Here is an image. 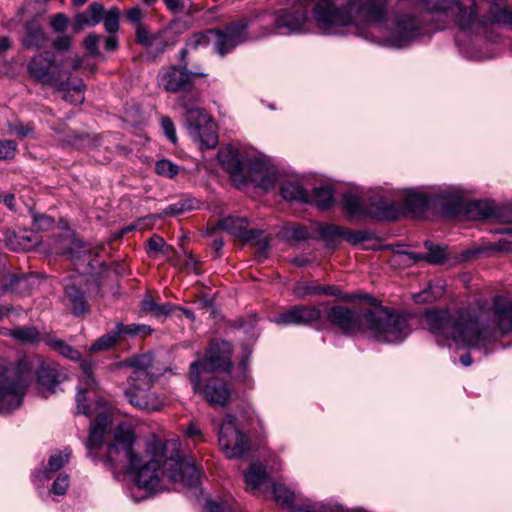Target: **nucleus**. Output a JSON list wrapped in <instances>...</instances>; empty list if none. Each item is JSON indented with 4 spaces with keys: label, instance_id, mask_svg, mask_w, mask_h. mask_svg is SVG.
<instances>
[{
    "label": "nucleus",
    "instance_id": "obj_1",
    "mask_svg": "<svg viewBox=\"0 0 512 512\" xmlns=\"http://www.w3.org/2000/svg\"><path fill=\"white\" fill-rule=\"evenodd\" d=\"M407 11L385 25L386 0H313L312 15L320 29L354 24L372 33L386 31L385 45L403 48L419 37L443 27L434 26L435 15L451 18L470 37L496 41L499 29H512V7L507 0H401Z\"/></svg>",
    "mask_w": 512,
    "mask_h": 512
},
{
    "label": "nucleus",
    "instance_id": "obj_2",
    "mask_svg": "<svg viewBox=\"0 0 512 512\" xmlns=\"http://www.w3.org/2000/svg\"><path fill=\"white\" fill-rule=\"evenodd\" d=\"M371 303L369 307L351 309L334 305L327 312V320L346 336L369 333L379 342L397 343L409 334L408 319L377 303L371 295L357 296Z\"/></svg>",
    "mask_w": 512,
    "mask_h": 512
},
{
    "label": "nucleus",
    "instance_id": "obj_3",
    "mask_svg": "<svg viewBox=\"0 0 512 512\" xmlns=\"http://www.w3.org/2000/svg\"><path fill=\"white\" fill-rule=\"evenodd\" d=\"M180 443L167 440L153 446L151 458L129 471L136 474V482L147 491H162L161 479L167 477L171 482H180L195 487L200 480V471L194 460H185L179 453Z\"/></svg>",
    "mask_w": 512,
    "mask_h": 512
},
{
    "label": "nucleus",
    "instance_id": "obj_4",
    "mask_svg": "<svg viewBox=\"0 0 512 512\" xmlns=\"http://www.w3.org/2000/svg\"><path fill=\"white\" fill-rule=\"evenodd\" d=\"M426 319L433 334L456 343L475 347L486 339L478 319L469 312L452 314L448 310L432 311L426 314Z\"/></svg>",
    "mask_w": 512,
    "mask_h": 512
},
{
    "label": "nucleus",
    "instance_id": "obj_5",
    "mask_svg": "<svg viewBox=\"0 0 512 512\" xmlns=\"http://www.w3.org/2000/svg\"><path fill=\"white\" fill-rule=\"evenodd\" d=\"M189 51L186 48L180 49L177 56V64L167 65L160 68L156 80L160 89L167 93H191L195 87L197 78L207 76L199 64L192 65L188 60Z\"/></svg>",
    "mask_w": 512,
    "mask_h": 512
},
{
    "label": "nucleus",
    "instance_id": "obj_6",
    "mask_svg": "<svg viewBox=\"0 0 512 512\" xmlns=\"http://www.w3.org/2000/svg\"><path fill=\"white\" fill-rule=\"evenodd\" d=\"M185 109L184 122L189 136L199 143L201 149H213L218 144L217 127L205 110L189 106L185 99H180Z\"/></svg>",
    "mask_w": 512,
    "mask_h": 512
},
{
    "label": "nucleus",
    "instance_id": "obj_7",
    "mask_svg": "<svg viewBox=\"0 0 512 512\" xmlns=\"http://www.w3.org/2000/svg\"><path fill=\"white\" fill-rule=\"evenodd\" d=\"M29 385L26 364L19 363L14 371L0 373V414H8L22 405Z\"/></svg>",
    "mask_w": 512,
    "mask_h": 512
},
{
    "label": "nucleus",
    "instance_id": "obj_8",
    "mask_svg": "<svg viewBox=\"0 0 512 512\" xmlns=\"http://www.w3.org/2000/svg\"><path fill=\"white\" fill-rule=\"evenodd\" d=\"M189 380L193 392L201 395L209 405L213 407H225L231 402L232 390L224 379L210 377L206 381H202L199 361L191 363Z\"/></svg>",
    "mask_w": 512,
    "mask_h": 512
},
{
    "label": "nucleus",
    "instance_id": "obj_9",
    "mask_svg": "<svg viewBox=\"0 0 512 512\" xmlns=\"http://www.w3.org/2000/svg\"><path fill=\"white\" fill-rule=\"evenodd\" d=\"M134 441L133 431L124 425H119L114 433V443L107 448L104 458L105 466L115 469L124 461L127 462L128 468L139 466L141 457L133 449Z\"/></svg>",
    "mask_w": 512,
    "mask_h": 512
},
{
    "label": "nucleus",
    "instance_id": "obj_10",
    "mask_svg": "<svg viewBox=\"0 0 512 512\" xmlns=\"http://www.w3.org/2000/svg\"><path fill=\"white\" fill-rule=\"evenodd\" d=\"M28 72L37 82L49 85L58 90H66L69 81L65 76L69 74L64 71L62 65L55 62L54 55L51 52H45L36 55L28 63Z\"/></svg>",
    "mask_w": 512,
    "mask_h": 512
},
{
    "label": "nucleus",
    "instance_id": "obj_11",
    "mask_svg": "<svg viewBox=\"0 0 512 512\" xmlns=\"http://www.w3.org/2000/svg\"><path fill=\"white\" fill-rule=\"evenodd\" d=\"M155 383V378H127V387L124 389V395L128 402L135 408L144 411H158L162 407V402L155 392L151 389Z\"/></svg>",
    "mask_w": 512,
    "mask_h": 512
},
{
    "label": "nucleus",
    "instance_id": "obj_12",
    "mask_svg": "<svg viewBox=\"0 0 512 512\" xmlns=\"http://www.w3.org/2000/svg\"><path fill=\"white\" fill-rule=\"evenodd\" d=\"M218 434L219 445L227 458H239L249 451L250 442L240 431L234 415L224 417Z\"/></svg>",
    "mask_w": 512,
    "mask_h": 512
},
{
    "label": "nucleus",
    "instance_id": "obj_13",
    "mask_svg": "<svg viewBox=\"0 0 512 512\" xmlns=\"http://www.w3.org/2000/svg\"><path fill=\"white\" fill-rule=\"evenodd\" d=\"M249 20L241 18L228 23L223 29H212L214 48L220 56L230 53L236 46L247 41Z\"/></svg>",
    "mask_w": 512,
    "mask_h": 512
},
{
    "label": "nucleus",
    "instance_id": "obj_14",
    "mask_svg": "<svg viewBox=\"0 0 512 512\" xmlns=\"http://www.w3.org/2000/svg\"><path fill=\"white\" fill-rule=\"evenodd\" d=\"M308 7L306 2L299 1L292 7L284 9L275 18L274 27L267 34L277 31L279 34L289 35L307 32Z\"/></svg>",
    "mask_w": 512,
    "mask_h": 512
},
{
    "label": "nucleus",
    "instance_id": "obj_15",
    "mask_svg": "<svg viewBox=\"0 0 512 512\" xmlns=\"http://www.w3.org/2000/svg\"><path fill=\"white\" fill-rule=\"evenodd\" d=\"M232 346L227 341L211 342L200 362L203 371L212 373L215 371L230 372L233 364L231 361Z\"/></svg>",
    "mask_w": 512,
    "mask_h": 512
},
{
    "label": "nucleus",
    "instance_id": "obj_16",
    "mask_svg": "<svg viewBox=\"0 0 512 512\" xmlns=\"http://www.w3.org/2000/svg\"><path fill=\"white\" fill-rule=\"evenodd\" d=\"M244 175L245 183L243 186L250 183L265 191L272 189L279 177L275 168L258 158L248 161L244 169Z\"/></svg>",
    "mask_w": 512,
    "mask_h": 512
},
{
    "label": "nucleus",
    "instance_id": "obj_17",
    "mask_svg": "<svg viewBox=\"0 0 512 512\" xmlns=\"http://www.w3.org/2000/svg\"><path fill=\"white\" fill-rule=\"evenodd\" d=\"M95 363L91 359H83L80 362L82 374L79 378V388L76 395L77 412L91 417L94 410L86 404V393L98 389V383L93 375Z\"/></svg>",
    "mask_w": 512,
    "mask_h": 512
},
{
    "label": "nucleus",
    "instance_id": "obj_18",
    "mask_svg": "<svg viewBox=\"0 0 512 512\" xmlns=\"http://www.w3.org/2000/svg\"><path fill=\"white\" fill-rule=\"evenodd\" d=\"M322 318L321 310L311 305H295L275 318L278 325L310 326Z\"/></svg>",
    "mask_w": 512,
    "mask_h": 512
},
{
    "label": "nucleus",
    "instance_id": "obj_19",
    "mask_svg": "<svg viewBox=\"0 0 512 512\" xmlns=\"http://www.w3.org/2000/svg\"><path fill=\"white\" fill-rule=\"evenodd\" d=\"M222 168L230 175L232 181L241 187L245 183L244 169L246 164L241 159V154L233 147H227L218 154Z\"/></svg>",
    "mask_w": 512,
    "mask_h": 512
},
{
    "label": "nucleus",
    "instance_id": "obj_20",
    "mask_svg": "<svg viewBox=\"0 0 512 512\" xmlns=\"http://www.w3.org/2000/svg\"><path fill=\"white\" fill-rule=\"evenodd\" d=\"M39 389L53 392L55 387L67 379L65 370L57 363L43 362L36 371Z\"/></svg>",
    "mask_w": 512,
    "mask_h": 512
},
{
    "label": "nucleus",
    "instance_id": "obj_21",
    "mask_svg": "<svg viewBox=\"0 0 512 512\" xmlns=\"http://www.w3.org/2000/svg\"><path fill=\"white\" fill-rule=\"evenodd\" d=\"M216 227L244 241L254 240L259 235L257 230L248 229V220L245 217L228 216L220 220Z\"/></svg>",
    "mask_w": 512,
    "mask_h": 512
},
{
    "label": "nucleus",
    "instance_id": "obj_22",
    "mask_svg": "<svg viewBox=\"0 0 512 512\" xmlns=\"http://www.w3.org/2000/svg\"><path fill=\"white\" fill-rule=\"evenodd\" d=\"M295 293L297 297L301 299H304L308 296L326 295L333 296L348 302L358 298L357 295H343L339 287L335 285L304 284L298 286L295 289Z\"/></svg>",
    "mask_w": 512,
    "mask_h": 512
},
{
    "label": "nucleus",
    "instance_id": "obj_23",
    "mask_svg": "<svg viewBox=\"0 0 512 512\" xmlns=\"http://www.w3.org/2000/svg\"><path fill=\"white\" fill-rule=\"evenodd\" d=\"M493 320L502 334L512 332V302L497 296L493 301Z\"/></svg>",
    "mask_w": 512,
    "mask_h": 512
},
{
    "label": "nucleus",
    "instance_id": "obj_24",
    "mask_svg": "<svg viewBox=\"0 0 512 512\" xmlns=\"http://www.w3.org/2000/svg\"><path fill=\"white\" fill-rule=\"evenodd\" d=\"M110 422V414L107 411H101L96 414L94 421L90 426V433L87 440L88 455L93 457L92 451L102 444L104 433Z\"/></svg>",
    "mask_w": 512,
    "mask_h": 512
},
{
    "label": "nucleus",
    "instance_id": "obj_25",
    "mask_svg": "<svg viewBox=\"0 0 512 512\" xmlns=\"http://www.w3.org/2000/svg\"><path fill=\"white\" fill-rule=\"evenodd\" d=\"M441 205L442 213L445 216L452 217L461 214L465 215L466 202L457 192L443 191L436 195Z\"/></svg>",
    "mask_w": 512,
    "mask_h": 512
},
{
    "label": "nucleus",
    "instance_id": "obj_26",
    "mask_svg": "<svg viewBox=\"0 0 512 512\" xmlns=\"http://www.w3.org/2000/svg\"><path fill=\"white\" fill-rule=\"evenodd\" d=\"M65 296L68 301L67 305L70 306L75 316L85 315L90 311L85 292L75 284H69L65 287Z\"/></svg>",
    "mask_w": 512,
    "mask_h": 512
},
{
    "label": "nucleus",
    "instance_id": "obj_27",
    "mask_svg": "<svg viewBox=\"0 0 512 512\" xmlns=\"http://www.w3.org/2000/svg\"><path fill=\"white\" fill-rule=\"evenodd\" d=\"M25 30L26 33L22 40V44L25 48L39 49L44 46L47 41V36L36 20L27 22Z\"/></svg>",
    "mask_w": 512,
    "mask_h": 512
},
{
    "label": "nucleus",
    "instance_id": "obj_28",
    "mask_svg": "<svg viewBox=\"0 0 512 512\" xmlns=\"http://www.w3.org/2000/svg\"><path fill=\"white\" fill-rule=\"evenodd\" d=\"M30 276L26 274H7L0 284V296L5 292L24 293L29 290Z\"/></svg>",
    "mask_w": 512,
    "mask_h": 512
},
{
    "label": "nucleus",
    "instance_id": "obj_29",
    "mask_svg": "<svg viewBox=\"0 0 512 512\" xmlns=\"http://www.w3.org/2000/svg\"><path fill=\"white\" fill-rule=\"evenodd\" d=\"M343 208L349 217H366L370 216L368 204L353 193H345L343 196Z\"/></svg>",
    "mask_w": 512,
    "mask_h": 512
},
{
    "label": "nucleus",
    "instance_id": "obj_30",
    "mask_svg": "<svg viewBox=\"0 0 512 512\" xmlns=\"http://www.w3.org/2000/svg\"><path fill=\"white\" fill-rule=\"evenodd\" d=\"M309 197V203L315 204L320 210H329L335 204L334 190L329 185L315 187Z\"/></svg>",
    "mask_w": 512,
    "mask_h": 512
},
{
    "label": "nucleus",
    "instance_id": "obj_31",
    "mask_svg": "<svg viewBox=\"0 0 512 512\" xmlns=\"http://www.w3.org/2000/svg\"><path fill=\"white\" fill-rule=\"evenodd\" d=\"M494 214L492 203L486 200L466 202L465 216L470 220L487 219Z\"/></svg>",
    "mask_w": 512,
    "mask_h": 512
},
{
    "label": "nucleus",
    "instance_id": "obj_32",
    "mask_svg": "<svg viewBox=\"0 0 512 512\" xmlns=\"http://www.w3.org/2000/svg\"><path fill=\"white\" fill-rule=\"evenodd\" d=\"M173 45L174 42L168 39L167 32L165 30H159L157 33H154L151 40L146 44L145 49L147 50L148 56L156 59Z\"/></svg>",
    "mask_w": 512,
    "mask_h": 512
},
{
    "label": "nucleus",
    "instance_id": "obj_33",
    "mask_svg": "<svg viewBox=\"0 0 512 512\" xmlns=\"http://www.w3.org/2000/svg\"><path fill=\"white\" fill-rule=\"evenodd\" d=\"M153 364V357L151 354H141L134 356L130 362L129 366L134 370L128 376V378H155L153 373L149 371Z\"/></svg>",
    "mask_w": 512,
    "mask_h": 512
},
{
    "label": "nucleus",
    "instance_id": "obj_34",
    "mask_svg": "<svg viewBox=\"0 0 512 512\" xmlns=\"http://www.w3.org/2000/svg\"><path fill=\"white\" fill-rule=\"evenodd\" d=\"M267 480L268 474L265 467L258 463L251 464L245 474L246 486L254 494L262 484L267 482Z\"/></svg>",
    "mask_w": 512,
    "mask_h": 512
},
{
    "label": "nucleus",
    "instance_id": "obj_35",
    "mask_svg": "<svg viewBox=\"0 0 512 512\" xmlns=\"http://www.w3.org/2000/svg\"><path fill=\"white\" fill-rule=\"evenodd\" d=\"M404 209L415 216L423 215L429 206V199L421 193H408L403 202Z\"/></svg>",
    "mask_w": 512,
    "mask_h": 512
},
{
    "label": "nucleus",
    "instance_id": "obj_36",
    "mask_svg": "<svg viewBox=\"0 0 512 512\" xmlns=\"http://www.w3.org/2000/svg\"><path fill=\"white\" fill-rule=\"evenodd\" d=\"M281 196L287 201L309 203V193L297 182H287L281 186Z\"/></svg>",
    "mask_w": 512,
    "mask_h": 512
},
{
    "label": "nucleus",
    "instance_id": "obj_37",
    "mask_svg": "<svg viewBox=\"0 0 512 512\" xmlns=\"http://www.w3.org/2000/svg\"><path fill=\"white\" fill-rule=\"evenodd\" d=\"M371 213L370 216H377L386 219H395L396 211L392 204L384 197L373 198L368 205Z\"/></svg>",
    "mask_w": 512,
    "mask_h": 512
},
{
    "label": "nucleus",
    "instance_id": "obj_38",
    "mask_svg": "<svg viewBox=\"0 0 512 512\" xmlns=\"http://www.w3.org/2000/svg\"><path fill=\"white\" fill-rule=\"evenodd\" d=\"M173 306L170 303H157L152 296L146 295L141 301V310L153 317H165L171 313Z\"/></svg>",
    "mask_w": 512,
    "mask_h": 512
},
{
    "label": "nucleus",
    "instance_id": "obj_39",
    "mask_svg": "<svg viewBox=\"0 0 512 512\" xmlns=\"http://www.w3.org/2000/svg\"><path fill=\"white\" fill-rule=\"evenodd\" d=\"M122 337L123 335L117 322L113 330L107 332L92 344L90 350L93 352L108 350L115 346Z\"/></svg>",
    "mask_w": 512,
    "mask_h": 512
},
{
    "label": "nucleus",
    "instance_id": "obj_40",
    "mask_svg": "<svg viewBox=\"0 0 512 512\" xmlns=\"http://www.w3.org/2000/svg\"><path fill=\"white\" fill-rule=\"evenodd\" d=\"M9 335L24 345L34 344L40 341L39 331L32 326L17 327L11 330Z\"/></svg>",
    "mask_w": 512,
    "mask_h": 512
},
{
    "label": "nucleus",
    "instance_id": "obj_41",
    "mask_svg": "<svg viewBox=\"0 0 512 512\" xmlns=\"http://www.w3.org/2000/svg\"><path fill=\"white\" fill-rule=\"evenodd\" d=\"M424 246L428 250V252L426 253V262L434 265H440L444 264L448 260L446 246L434 244L429 240L424 242Z\"/></svg>",
    "mask_w": 512,
    "mask_h": 512
},
{
    "label": "nucleus",
    "instance_id": "obj_42",
    "mask_svg": "<svg viewBox=\"0 0 512 512\" xmlns=\"http://www.w3.org/2000/svg\"><path fill=\"white\" fill-rule=\"evenodd\" d=\"M197 203L194 199H180L179 201L170 204L159 215L160 218L167 216H179L195 208Z\"/></svg>",
    "mask_w": 512,
    "mask_h": 512
},
{
    "label": "nucleus",
    "instance_id": "obj_43",
    "mask_svg": "<svg viewBox=\"0 0 512 512\" xmlns=\"http://www.w3.org/2000/svg\"><path fill=\"white\" fill-rule=\"evenodd\" d=\"M70 455L71 450L69 449H65L62 452L51 455L45 468V477L48 478V473L61 469L68 462Z\"/></svg>",
    "mask_w": 512,
    "mask_h": 512
},
{
    "label": "nucleus",
    "instance_id": "obj_44",
    "mask_svg": "<svg viewBox=\"0 0 512 512\" xmlns=\"http://www.w3.org/2000/svg\"><path fill=\"white\" fill-rule=\"evenodd\" d=\"M211 31L212 29H208L204 32L194 33L189 39H187L184 48L188 51L189 49L196 50L201 46L209 45L211 39L214 38V33Z\"/></svg>",
    "mask_w": 512,
    "mask_h": 512
},
{
    "label": "nucleus",
    "instance_id": "obj_45",
    "mask_svg": "<svg viewBox=\"0 0 512 512\" xmlns=\"http://www.w3.org/2000/svg\"><path fill=\"white\" fill-rule=\"evenodd\" d=\"M49 347L71 360H80V352L62 340L54 339L47 342Z\"/></svg>",
    "mask_w": 512,
    "mask_h": 512
},
{
    "label": "nucleus",
    "instance_id": "obj_46",
    "mask_svg": "<svg viewBox=\"0 0 512 512\" xmlns=\"http://www.w3.org/2000/svg\"><path fill=\"white\" fill-rule=\"evenodd\" d=\"M443 292V286L440 282L436 284L430 283L428 288L423 290L422 292L416 294L414 296L415 302L423 303V302H432L436 298L440 297Z\"/></svg>",
    "mask_w": 512,
    "mask_h": 512
},
{
    "label": "nucleus",
    "instance_id": "obj_47",
    "mask_svg": "<svg viewBox=\"0 0 512 512\" xmlns=\"http://www.w3.org/2000/svg\"><path fill=\"white\" fill-rule=\"evenodd\" d=\"M118 323H119V328L121 329L123 336H125V335L130 336V337H134L137 335L145 336V335L151 334L153 332V329L146 324L132 323L129 325H125L121 322H118Z\"/></svg>",
    "mask_w": 512,
    "mask_h": 512
},
{
    "label": "nucleus",
    "instance_id": "obj_48",
    "mask_svg": "<svg viewBox=\"0 0 512 512\" xmlns=\"http://www.w3.org/2000/svg\"><path fill=\"white\" fill-rule=\"evenodd\" d=\"M119 16H120V11L118 8H111L109 9L104 17H103V21H104V27H105V30L110 33V34H115L118 29H119Z\"/></svg>",
    "mask_w": 512,
    "mask_h": 512
},
{
    "label": "nucleus",
    "instance_id": "obj_49",
    "mask_svg": "<svg viewBox=\"0 0 512 512\" xmlns=\"http://www.w3.org/2000/svg\"><path fill=\"white\" fill-rule=\"evenodd\" d=\"M320 236L329 244L338 237H343L344 229L334 224H326L318 230Z\"/></svg>",
    "mask_w": 512,
    "mask_h": 512
},
{
    "label": "nucleus",
    "instance_id": "obj_50",
    "mask_svg": "<svg viewBox=\"0 0 512 512\" xmlns=\"http://www.w3.org/2000/svg\"><path fill=\"white\" fill-rule=\"evenodd\" d=\"M273 497L275 501L281 505H290L293 501V492L281 484L272 485Z\"/></svg>",
    "mask_w": 512,
    "mask_h": 512
},
{
    "label": "nucleus",
    "instance_id": "obj_51",
    "mask_svg": "<svg viewBox=\"0 0 512 512\" xmlns=\"http://www.w3.org/2000/svg\"><path fill=\"white\" fill-rule=\"evenodd\" d=\"M343 238L347 240L352 245H357L359 243L371 240L373 238V233L369 230H355L349 231L344 229Z\"/></svg>",
    "mask_w": 512,
    "mask_h": 512
},
{
    "label": "nucleus",
    "instance_id": "obj_52",
    "mask_svg": "<svg viewBox=\"0 0 512 512\" xmlns=\"http://www.w3.org/2000/svg\"><path fill=\"white\" fill-rule=\"evenodd\" d=\"M155 171L158 175L172 178L179 172V166L167 159H161L155 164Z\"/></svg>",
    "mask_w": 512,
    "mask_h": 512
},
{
    "label": "nucleus",
    "instance_id": "obj_53",
    "mask_svg": "<svg viewBox=\"0 0 512 512\" xmlns=\"http://www.w3.org/2000/svg\"><path fill=\"white\" fill-rule=\"evenodd\" d=\"M83 83L81 80L78 81V84L73 85L72 87L69 85L68 89L62 90L65 92L63 98L65 101H68L72 104L82 103L84 100V95L82 92Z\"/></svg>",
    "mask_w": 512,
    "mask_h": 512
},
{
    "label": "nucleus",
    "instance_id": "obj_54",
    "mask_svg": "<svg viewBox=\"0 0 512 512\" xmlns=\"http://www.w3.org/2000/svg\"><path fill=\"white\" fill-rule=\"evenodd\" d=\"M17 152V143L14 140L0 139V160H12Z\"/></svg>",
    "mask_w": 512,
    "mask_h": 512
},
{
    "label": "nucleus",
    "instance_id": "obj_55",
    "mask_svg": "<svg viewBox=\"0 0 512 512\" xmlns=\"http://www.w3.org/2000/svg\"><path fill=\"white\" fill-rule=\"evenodd\" d=\"M33 227L39 231H46L53 227L54 219L45 214L32 213Z\"/></svg>",
    "mask_w": 512,
    "mask_h": 512
},
{
    "label": "nucleus",
    "instance_id": "obj_56",
    "mask_svg": "<svg viewBox=\"0 0 512 512\" xmlns=\"http://www.w3.org/2000/svg\"><path fill=\"white\" fill-rule=\"evenodd\" d=\"M72 258L80 259L81 257L91 253V247L80 239H75L72 246L67 251Z\"/></svg>",
    "mask_w": 512,
    "mask_h": 512
},
{
    "label": "nucleus",
    "instance_id": "obj_57",
    "mask_svg": "<svg viewBox=\"0 0 512 512\" xmlns=\"http://www.w3.org/2000/svg\"><path fill=\"white\" fill-rule=\"evenodd\" d=\"M257 322L258 320L255 315H248L245 318L237 319L235 321V327L242 329L248 335H253Z\"/></svg>",
    "mask_w": 512,
    "mask_h": 512
},
{
    "label": "nucleus",
    "instance_id": "obj_58",
    "mask_svg": "<svg viewBox=\"0 0 512 512\" xmlns=\"http://www.w3.org/2000/svg\"><path fill=\"white\" fill-rule=\"evenodd\" d=\"M103 37L96 34V33H90L85 39H84V47L88 51L89 55L92 57H97L100 55L99 49H98V43Z\"/></svg>",
    "mask_w": 512,
    "mask_h": 512
},
{
    "label": "nucleus",
    "instance_id": "obj_59",
    "mask_svg": "<svg viewBox=\"0 0 512 512\" xmlns=\"http://www.w3.org/2000/svg\"><path fill=\"white\" fill-rule=\"evenodd\" d=\"M69 487V476L65 473H61L54 480L51 492L55 495H64Z\"/></svg>",
    "mask_w": 512,
    "mask_h": 512
},
{
    "label": "nucleus",
    "instance_id": "obj_60",
    "mask_svg": "<svg viewBox=\"0 0 512 512\" xmlns=\"http://www.w3.org/2000/svg\"><path fill=\"white\" fill-rule=\"evenodd\" d=\"M89 13V18L93 22V26L100 23L105 15L104 6L98 2H93L86 10Z\"/></svg>",
    "mask_w": 512,
    "mask_h": 512
},
{
    "label": "nucleus",
    "instance_id": "obj_61",
    "mask_svg": "<svg viewBox=\"0 0 512 512\" xmlns=\"http://www.w3.org/2000/svg\"><path fill=\"white\" fill-rule=\"evenodd\" d=\"M161 127L162 130L167 137V139L173 143H177V135H176V128L174 123L172 122L171 118L168 116H164L161 118Z\"/></svg>",
    "mask_w": 512,
    "mask_h": 512
},
{
    "label": "nucleus",
    "instance_id": "obj_62",
    "mask_svg": "<svg viewBox=\"0 0 512 512\" xmlns=\"http://www.w3.org/2000/svg\"><path fill=\"white\" fill-rule=\"evenodd\" d=\"M154 33H151L146 24H139L138 27L135 28V37L136 42L143 47L151 40Z\"/></svg>",
    "mask_w": 512,
    "mask_h": 512
},
{
    "label": "nucleus",
    "instance_id": "obj_63",
    "mask_svg": "<svg viewBox=\"0 0 512 512\" xmlns=\"http://www.w3.org/2000/svg\"><path fill=\"white\" fill-rule=\"evenodd\" d=\"M164 245L165 240L161 236L154 234L147 241V253L149 255H151V253H159L162 251Z\"/></svg>",
    "mask_w": 512,
    "mask_h": 512
},
{
    "label": "nucleus",
    "instance_id": "obj_64",
    "mask_svg": "<svg viewBox=\"0 0 512 512\" xmlns=\"http://www.w3.org/2000/svg\"><path fill=\"white\" fill-rule=\"evenodd\" d=\"M68 22L69 20L65 14L57 13L51 19L50 25L54 31L62 33L66 30Z\"/></svg>",
    "mask_w": 512,
    "mask_h": 512
}]
</instances>
